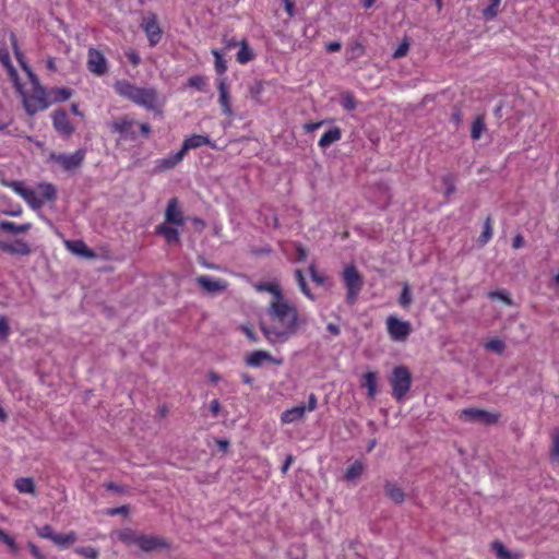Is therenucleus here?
Segmentation results:
<instances>
[{
  "label": "nucleus",
  "instance_id": "obj_1",
  "mask_svg": "<svg viewBox=\"0 0 559 559\" xmlns=\"http://www.w3.org/2000/svg\"><path fill=\"white\" fill-rule=\"evenodd\" d=\"M269 317L277 326H269L261 323L260 328L264 336L271 342H286L292 335L296 334L300 324H306L305 319H300L296 307L285 299L273 300L269 308Z\"/></svg>",
  "mask_w": 559,
  "mask_h": 559
},
{
  "label": "nucleus",
  "instance_id": "obj_2",
  "mask_svg": "<svg viewBox=\"0 0 559 559\" xmlns=\"http://www.w3.org/2000/svg\"><path fill=\"white\" fill-rule=\"evenodd\" d=\"M114 88L119 96L144 107L146 110L162 112L165 98L158 94L156 88L151 86L139 87L127 80L116 81Z\"/></svg>",
  "mask_w": 559,
  "mask_h": 559
},
{
  "label": "nucleus",
  "instance_id": "obj_3",
  "mask_svg": "<svg viewBox=\"0 0 559 559\" xmlns=\"http://www.w3.org/2000/svg\"><path fill=\"white\" fill-rule=\"evenodd\" d=\"M20 94L22 95L23 106L28 116H34L38 111L45 110L51 105L49 92H47L44 86L33 88V93L31 95H26L23 90Z\"/></svg>",
  "mask_w": 559,
  "mask_h": 559
},
{
  "label": "nucleus",
  "instance_id": "obj_4",
  "mask_svg": "<svg viewBox=\"0 0 559 559\" xmlns=\"http://www.w3.org/2000/svg\"><path fill=\"white\" fill-rule=\"evenodd\" d=\"M392 395L396 401H402L406 396L412 384V374L407 367L397 366L392 370L390 377Z\"/></svg>",
  "mask_w": 559,
  "mask_h": 559
},
{
  "label": "nucleus",
  "instance_id": "obj_5",
  "mask_svg": "<svg viewBox=\"0 0 559 559\" xmlns=\"http://www.w3.org/2000/svg\"><path fill=\"white\" fill-rule=\"evenodd\" d=\"M343 280L347 289L346 301L354 305L364 285L362 277L354 265H349L343 272Z\"/></svg>",
  "mask_w": 559,
  "mask_h": 559
},
{
  "label": "nucleus",
  "instance_id": "obj_6",
  "mask_svg": "<svg viewBox=\"0 0 559 559\" xmlns=\"http://www.w3.org/2000/svg\"><path fill=\"white\" fill-rule=\"evenodd\" d=\"M385 324L388 334L394 342H405L412 333L411 322L401 320L395 316H389Z\"/></svg>",
  "mask_w": 559,
  "mask_h": 559
},
{
  "label": "nucleus",
  "instance_id": "obj_7",
  "mask_svg": "<svg viewBox=\"0 0 559 559\" xmlns=\"http://www.w3.org/2000/svg\"><path fill=\"white\" fill-rule=\"evenodd\" d=\"M85 154V150L80 148L73 154L51 153L49 159L57 163L63 170L71 171L82 166Z\"/></svg>",
  "mask_w": 559,
  "mask_h": 559
},
{
  "label": "nucleus",
  "instance_id": "obj_8",
  "mask_svg": "<svg viewBox=\"0 0 559 559\" xmlns=\"http://www.w3.org/2000/svg\"><path fill=\"white\" fill-rule=\"evenodd\" d=\"M2 185L13 189L19 195H21L32 209H40L44 205V200L29 188H26L23 181H8L2 180Z\"/></svg>",
  "mask_w": 559,
  "mask_h": 559
},
{
  "label": "nucleus",
  "instance_id": "obj_9",
  "mask_svg": "<svg viewBox=\"0 0 559 559\" xmlns=\"http://www.w3.org/2000/svg\"><path fill=\"white\" fill-rule=\"evenodd\" d=\"M498 413H490L479 408H464L461 411L460 418L466 421H478L485 425H493L499 420Z\"/></svg>",
  "mask_w": 559,
  "mask_h": 559
},
{
  "label": "nucleus",
  "instance_id": "obj_10",
  "mask_svg": "<svg viewBox=\"0 0 559 559\" xmlns=\"http://www.w3.org/2000/svg\"><path fill=\"white\" fill-rule=\"evenodd\" d=\"M87 70L97 75L103 76L108 72V64L104 53L96 48H90L87 51Z\"/></svg>",
  "mask_w": 559,
  "mask_h": 559
},
{
  "label": "nucleus",
  "instance_id": "obj_11",
  "mask_svg": "<svg viewBox=\"0 0 559 559\" xmlns=\"http://www.w3.org/2000/svg\"><path fill=\"white\" fill-rule=\"evenodd\" d=\"M134 121L124 116L108 123L111 132L119 133L124 140L135 141L136 132L133 130Z\"/></svg>",
  "mask_w": 559,
  "mask_h": 559
},
{
  "label": "nucleus",
  "instance_id": "obj_12",
  "mask_svg": "<svg viewBox=\"0 0 559 559\" xmlns=\"http://www.w3.org/2000/svg\"><path fill=\"white\" fill-rule=\"evenodd\" d=\"M52 124L55 130L63 136L69 138L74 132V127L71 124L64 109H57L52 112Z\"/></svg>",
  "mask_w": 559,
  "mask_h": 559
},
{
  "label": "nucleus",
  "instance_id": "obj_13",
  "mask_svg": "<svg viewBox=\"0 0 559 559\" xmlns=\"http://www.w3.org/2000/svg\"><path fill=\"white\" fill-rule=\"evenodd\" d=\"M198 285L209 294H218L227 289V283L222 280H213L209 276L201 275L195 278Z\"/></svg>",
  "mask_w": 559,
  "mask_h": 559
},
{
  "label": "nucleus",
  "instance_id": "obj_14",
  "mask_svg": "<svg viewBox=\"0 0 559 559\" xmlns=\"http://www.w3.org/2000/svg\"><path fill=\"white\" fill-rule=\"evenodd\" d=\"M143 29L147 36L151 46H155L162 39V29L155 15L147 17L143 22Z\"/></svg>",
  "mask_w": 559,
  "mask_h": 559
},
{
  "label": "nucleus",
  "instance_id": "obj_15",
  "mask_svg": "<svg viewBox=\"0 0 559 559\" xmlns=\"http://www.w3.org/2000/svg\"><path fill=\"white\" fill-rule=\"evenodd\" d=\"M138 546L148 552L158 548H168L169 544L162 537L140 534Z\"/></svg>",
  "mask_w": 559,
  "mask_h": 559
},
{
  "label": "nucleus",
  "instance_id": "obj_16",
  "mask_svg": "<svg viewBox=\"0 0 559 559\" xmlns=\"http://www.w3.org/2000/svg\"><path fill=\"white\" fill-rule=\"evenodd\" d=\"M0 250L12 255H28L32 250L27 242L16 239L13 243L0 241Z\"/></svg>",
  "mask_w": 559,
  "mask_h": 559
},
{
  "label": "nucleus",
  "instance_id": "obj_17",
  "mask_svg": "<svg viewBox=\"0 0 559 559\" xmlns=\"http://www.w3.org/2000/svg\"><path fill=\"white\" fill-rule=\"evenodd\" d=\"M165 219L169 224L175 225H183L182 213L178 207V200L173 198L168 201L166 211H165Z\"/></svg>",
  "mask_w": 559,
  "mask_h": 559
},
{
  "label": "nucleus",
  "instance_id": "obj_18",
  "mask_svg": "<svg viewBox=\"0 0 559 559\" xmlns=\"http://www.w3.org/2000/svg\"><path fill=\"white\" fill-rule=\"evenodd\" d=\"M185 157L183 152L180 150L175 154L157 160L156 171L164 173L175 168Z\"/></svg>",
  "mask_w": 559,
  "mask_h": 559
},
{
  "label": "nucleus",
  "instance_id": "obj_19",
  "mask_svg": "<svg viewBox=\"0 0 559 559\" xmlns=\"http://www.w3.org/2000/svg\"><path fill=\"white\" fill-rule=\"evenodd\" d=\"M263 361H270L280 365L282 360H277L271 356L270 353L264 350H255L246 359L248 366L260 367Z\"/></svg>",
  "mask_w": 559,
  "mask_h": 559
},
{
  "label": "nucleus",
  "instance_id": "obj_20",
  "mask_svg": "<svg viewBox=\"0 0 559 559\" xmlns=\"http://www.w3.org/2000/svg\"><path fill=\"white\" fill-rule=\"evenodd\" d=\"M210 142L211 141L207 135L192 134L183 141L180 150L186 155L189 150L198 148L203 145H207V144H210Z\"/></svg>",
  "mask_w": 559,
  "mask_h": 559
},
{
  "label": "nucleus",
  "instance_id": "obj_21",
  "mask_svg": "<svg viewBox=\"0 0 559 559\" xmlns=\"http://www.w3.org/2000/svg\"><path fill=\"white\" fill-rule=\"evenodd\" d=\"M218 92H219V104L222 106L223 112L230 117L233 116V110L230 108V97L228 93V86L226 84V79H221L218 81Z\"/></svg>",
  "mask_w": 559,
  "mask_h": 559
},
{
  "label": "nucleus",
  "instance_id": "obj_22",
  "mask_svg": "<svg viewBox=\"0 0 559 559\" xmlns=\"http://www.w3.org/2000/svg\"><path fill=\"white\" fill-rule=\"evenodd\" d=\"M384 492L395 503H402L405 500V493L395 483L386 480L384 484Z\"/></svg>",
  "mask_w": 559,
  "mask_h": 559
},
{
  "label": "nucleus",
  "instance_id": "obj_23",
  "mask_svg": "<svg viewBox=\"0 0 559 559\" xmlns=\"http://www.w3.org/2000/svg\"><path fill=\"white\" fill-rule=\"evenodd\" d=\"M67 248L79 255L85 258H94L95 253L86 246L83 240H70L66 242Z\"/></svg>",
  "mask_w": 559,
  "mask_h": 559
},
{
  "label": "nucleus",
  "instance_id": "obj_24",
  "mask_svg": "<svg viewBox=\"0 0 559 559\" xmlns=\"http://www.w3.org/2000/svg\"><path fill=\"white\" fill-rule=\"evenodd\" d=\"M306 414V406L305 405H298L290 409H286L282 413L281 419L285 424H289L293 421H296L298 419H301Z\"/></svg>",
  "mask_w": 559,
  "mask_h": 559
},
{
  "label": "nucleus",
  "instance_id": "obj_25",
  "mask_svg": "<svg viewBox=\"0 0 559 559\" xmlns=\"http://www.w3.org/2000/svg\"><path fill=\"white\" fill-rule=\"evenodd\" d=\"M342 136V131L338 127L331 128L320 139L319 146L325 148L338 141Z\"/></svg>",
  "mask_w": 559,
  "mask_h": 559
},
{
  "label": "nucleus",
  "instance_id": "obj_26",
  "mask_svg": "<svg viewBox=\"0 0 559 559\" xmlns=\"http://www.w3.org/2000/svg\"><path fill=\"white\" fill-rule=\"evenodd\" d=\"M364 386L367 388L368 397L374 399L377 395V385H378V373L374 371H367L364 374Z\"/></svg>",
  "mask_w": 559,
  "mask_h": 559
},
{
  "label": "nucleus",
  "instance_id": "obj_27",
  "mask_svg": "<svg viewBox=\"0 0 559 559\" xmlns=\"http://www.w3.org/2000/svg\"><path fill=\"white\" fill-rule=\"evenodd\" d=\"M156 233L163 235L168 243H177L180 240L178 229L165 224L157 226Z\"/></svg>",
  "mask_w": 559,
  "mask_h": 559
},
{
  "label": "nucleus",
  "instance_id": "obj_28",
  "mask_svg": "<svg viewBox=\"0 0 559 559\" xmlns=\"http://www.w3.org/2000/svg\"><path fill=\"white\" fill-rule=\"evenodd\" d=\"M32 225L29 223L16 225L13 222L2 221L0 222V230L11 233V234H25L31 229Z\"/></svg>",
  "mask_w": 559,
  "mask_h": 559
},
{
  "label": "nucleus",
  "instance_id": "obj_29",
  "mask_svg": "<svg viewBox=\"0 0 559 559\" xmlns=\"http://www.w3.org/2000/svg\"><path fill=\"white\" fill-rule=\"evenodd\" d=\"M14 486L21 493H31V495L36 493L35 483H34V479L31 477L17 478L15 480Z\"/></svg>",
  "mask_w": 559,
  "mask_h": 559
},
{
  "label": "nucleus",
  "instance_id": "obj_30",
  "mask_svg": "<svg viewBox=\"0 0 559 559\" xmlns=\"http://www.w3.org/2000/svg\"><path fill=\"white\" fill-rule=\"evenodd\" d=\"M76 539H78V537L74 532H70L68 534L56 533L52 538V542L61 548H68L69 546L74 544L76 542Z\"/></svg>",
  "mask_w": 559,
  "mask_h": 559
},
{
  "label": "nucleus",
  "instance_id": "obj_31",
  "mask_svg": "<svg viewBox=\"0 0 559 559\" xmlns=\"http://www.w3.org/2000/svg\"><path fill=\"white\" fill-rule=\"evenodd\" d=\"M240 49L237 53V61L241 64H245L249 61H251L254 58L253 50L249 47L246 40H241L239 43Z\"/></svg>",
  "mask_w": 559,
  "mask_h": 559
},
{
  "label": "nucleus",
  "instance_id": "obj_32",
  "mask_svg": "<svg viewBox=\"0 0 559 559\" xmlns=\"http://www.w3.org/2000/svg\"><path fill=\"white\" fill-rule=\"evenodd\" d=\"M72 96V90L68 87H56L49 91V98L52 103L64 102Z\"/></svg>",
  "mask_w": 559,
  "mask_h": 559
},
{
  "label": "nucleus",
  "instance_id": "obj_33",
  "mask_svg": "<svg viewBox=\"0 0 559 559\" xmlns=\"http://www.w3.org/2000/svg\"><path fill=\"white\" fill-rule=\"evenodd\" d=\"M491 547H492V550L495 551L496 556L499 559H519L520 558V556L518 554H512L511 551H509L506 548V546L499 540H495L491 544Z\"/></svg>",
  "mask_w": 559,
  "mask_h": 559
},
{
  "label": "nucleus",
  "instance_id": "obj_34",
  "mask_svg": "<svg viewBox=\"0 0 559 559\" xmlns=\"http://www.w3.org/2000/svg\"><path fill=\"white\" fill-rule=\"evenodd\" d=\"M13 47H14V50H15V56L19 60V62L21 63L22 68L27 72L28 74V78L31 80V83H32V86L33 88H36L38 86H41L40 85V82L37 78V75L31 70V68H28L26 66V63L23 62L22 58H23V55L17 50V47H16V43L14 41L13 43Z\"/></svg>",
  "mask_w": 559,
  "mask_h": 559
},
{
  "label": "nucleus",
  "instance_id": "obj_35",
  "mask_svg": "<svg viewBox=\"0 0 559 559\" xmlns=\"http://www.w3.org/2000/svg\"><path fill=\"white\" fill-rule=\"evenodd\" d=\"M38 189L40 190V199L45 201H53L57 198V189L52 183H39Z\"/></svg>",
  "mask_w": 559,
  "mask_h": 559
},
{
  "label": "nucleus",
  "instance_id": "obj_36",
  "mask_svg": "<svg viewBox=\"0 0 559 559\" xmlns=\"http://www.w3.org/2000/svg\"><path fill=\"white\" fill-rule=\"evenodd\" d=\"M492 237V219L490 216H487L484 222V229L480 236L477 239L479 246H485Z\"/></svg>",
  "mask_w": 559,
  "mask_h": 559
},
{
  "label": "nucleus",
  "instance_id": "obj_37",
  "mask_svg": "<svg viewBox=\"0 0 559 559\" xmlns=\"http://www.w3.org/2000/svg\"><path fill=\"white\" fill-rule=\"evenodd\" d=\"M119 539L127 545H138L140 534L131 528H124L118 534Z\"/></svg>",
  "mask_w": 559,
  "mask_h": 559
},
{
  "label": "nucleus",
  "instance_id": "obj_38",
  "mask_svg": "<svg viewBox=\"0 0 559 559\" xmlns=\"http://www.w3.org/2000/svg\"><path fill=\"white\" fill-rule=\"evenodd\" d=\"M413 302V295H412V292H411V286L408 283H404L403 284V289L401 292V295L399 297V304L402 308L404 309H408L409 306L412 305Z\"/></svg>",
  "mask_w": 559,
  "mask_h": 559
},
{
  "label": "nucleus",
  "instance_id": "obj_39",
  "mask_svg": "<svg viewBox=\"0 0 559 559\" xmlns=\"http://www.w3.org/2000/svg\"><path fill=\"white\" fill-rule=\"evenodd\" d=\"M364 472V464L359 461L354 462L345 472V479L350 481L358 478Z\"/></svg>",
  "mask_w": 559,
  "mask_h": 559
},
{
  "label": "nucleus",
  "instance_id": "obj_40",
  "mask_svg": "<svg viewBox=\"0 0 559 559\" xmlns=\"http://www.w3.org/2000/svg\"><path fill=\"white\" fill-rule=\"evenodd\" d=\"M260 292H269L274 295V300L284 299L278 285L272 283H263L257 286Z\"/></svg>",
  "mask_w": 559,
  "mask_h": 559
},
{
  "label": "nucleus",
  "instance_id": "obj_41",
  "mask_svg": "<svg viewBox=\"0 0 559 559\" xmlns=\"http://www.w3.org/2000/svg\"><path fill=\"white\" fill-rule=\"evenodd\" d=\"M485 129H486V127H485L484 119H483V117L478 116L472 124V129H471L472 139L478 140L481 136Z\"/></svg>",
  "mask_w": 559,
  "mask_h": 559
},
{
  "label": "nucleus",
  "instance_id": "obj_42",
  "mask_svg": "<svg viewBox=\"0 0 559 559\" xmlns=\"http://www.w3.org/2000/svg\"><path fill=\"white\" fill-rule=\"evenodd\" d=\"M295 276H296V281L298 283V286L299 288L301 289V292L310 299H313V295L311 294L308 285H307V282H306V278L304 276V273L301 270H296L295 271Z\"/></svg>",
  "mask_w": 559,
  "mask_h": 559
},
{
  "label": "nucleus",
  "instance_id": "obj_43",
  "mask_svg": "<svg viewBox=\"0 0 559 559\" xmlns=\"http://www.w3.org/2000/svg\"><path fill=\"white\" fill-rule=\"evenodd\" d=\"M188 85L198 91L204 92L206 86V79L202 75H193L188 79Z\"/></svg>",
  "mask_w": 559,
  "mask_h": 559
},
{
  "label": "nucleus",
  "instance_id": "obj_44",
  "mask_svg": "<svg viewBox=\"0 0 559 559\" xmlns=\"http://www.w3.org/2000/svg\"><path fill=\"white\" fill-rule=\"evenodd\" d=\"M485 347L488 350H492L499 355H501L506 349V344L500 338H492L489 342L486 343Z\"/></svg>",
  "mask_w": 559,
  "mask_h": 559
},
{
  "label": "nucleus",
  "instance_id": "obj_45",
  "mask_svg": "<svg viewBox=\"0 0 559 559\" xmlns=\"http://www.w3.org/2000/svg\"><path fill=\"white\" fill-rule=\"evenodd\" d=\"M214 58H215V70L217 74H223L227 70L226 61L223 59V56L219 53L218 50L214 49L212 51Z\"/></svg>",
  "mask_w": 559,
  "mask_h": 559
},
{
  "label": "nucleus",
  "instance_id": "obj_46",
  "mask_svg": "<svg viewBox=\"0 0 559 559\" xmlns=\"http://www.w3.org/2000/svg\"><path fill=\"white\" fill-rule=\"evenodd\" d=\"M0 542L5 544L13 554L17 552L19 548L14 538L7 534L2 528H0Z\"/></svg>",
  "mask_w": 559,
  "mask_h": 559
},
{
  "label": "nucleus",
  "instance_id": "obj_47",
  "mask_svg": "<svg viewBox=\"0 0 559 559\" xmlns=\"http://www.w3.org/2000/svg\"><path fill=\"white\" fill-rule=\"evenodd\" d=\"M264 90V85H263V82L262 81H254L250 86H249V93L251 95V97L253 99H255L258 103H260V94L263 92Z\"/></svg>",
  "mask_w": 559,
  "mask_h": 559
},
{
  "label": "nucleus",
  "instance_id": "obj_48",
  "mask_svg": "<svg viewBox=\"0 0 559 559\" xmlns=\"http://www.w3.org/2000/svg\"><path fill=\"white\" fill-rule=\"evenodd\" d=\"M442 183L445 187L444 195L449 198L456 190L453 177L451 175H445L442 177Z\"/></svg>",
  "mask_w": 559,
  "mask_h": 559
},
{
  "label": "nucleus",
  "instance_id": "obj_49",
  "mask_svg": "<svg viewBox=\"0 0 559 559\" xmlns=\"http://www.w3.org/2000/svg\"><path fill=\"white\" fill-rule=\"evenodd\" d=\"M10 325L5 316H0V342H5L10 334Z\"/></svg>",
  "mask_w": 559,
  "mask_h": 559
},
{
  "label": "nucleus",
  "instance_id": "obj_50",
  "mask_svg": "<svg viewBox=\"0 0 559 559\" xmlns=\"http://www.w3.org/2000/svg\"><path fill=\"white\" fill-rule=\"evenodd\" d=\"M75 552L88 559L98 558V550L94 547H78Z\"/></svg>",
  "mask_w": 559,
  "mask_h": 559
},
{
  "label": "nucleus",
  "instance_id": "obj_51",
  "mask_svg": "<svg viewBox=\"0 0 559 559\" xmlns=\"http://www.w3.org/2000/svg\"><path fill=\"white\" fill-rule=\"evenodd\" d=\"M356 105H357V103H356V99L353 96V94L346 93L345 95H343L342 106L344 109L352 111L356 108Z\"/></svg>",
  "mask_w": 559,
  "mask_h": 559
},
{
  "label": "nucleus",
  "instance_id": "obj_52",
  "mask_svg": "<svg viewBox=\"0 0 559 559\" xmlns=\"http://www.w3.org/2000/svg\"><path fill=\"white\" fill-rule=\"evenodd\" d=\"M552 449H551V459L559 460V429L556 428L552 432Z\"/></svg>",
  "mask_w": 559,
  "mask_h": 559
},
{
  "label": "nucleus",
  "instance_id": "obj_53",
  "mask_svg": "<svg viewBox=\"0 0 559 559\" xmlns=\"http://www.w3.org/2000/svg\"><path fill=\"white\" fill-rule=\"evenodd\" d=\"M36 532L37 534L41 537V538H48L50 540H52L53 536H55V531L52 528V526L46 524V525H43L40 527H36Z\"/></svg>",
  "mask_w": 559,
  "mask_h": 559
},
{
  "label": "nucleus",
  "instance_id": "obj_54",
  "mask_svg": "<svg viewBox=\"0 0 559 559\" xmlns=\"http://www.w3.org/2000/svg\"><path fill=\"white\" fill-rule=\"evenodd\" d=\"M488 297L491 299H499L502 300L507 305H511L512 300L509 297L508 293L506 290H493L488 294Z\"/></svg>",
  "mask_w": 559,
  "mask_h": 559
},
{
  "label": "nucleus",
  "instance_id": "obj_55",
  "mask_svg": "<svg viewBox=\"0 0 559 559\" xmlns=\"http://www.w3.org/2000/svg\"><path fill=\"white\" fill-rule=\"evenodd\" d=\"M349 52H350L349 59H352V60L357 59L365 53V47L360 43L356 41L350 45Z\"/></svg>",
  "mask_w": 559,
  "mask_h": 559
},
{
  "label": "nucleus",
  "instance_id": "obj_56",
  "mask_svg": "<svg viewBox=\"0 0 559 559\" xmlns=\"http://www.w3.org/2000/svg\"><path fill=\"white\" fill-rule=\"evenodd\" d=\"M499 3H500V0H492L490 5H488L484 10V15L486 19H493L497 15Z\"/></svg>",
  "mask_w": 559,
  "mask_h": 559
},
{
  "label": "nucleus",
  "instance_id": "obj_57",
  "mask_svg": "<svg viewBox=\"0 0 559 559\" xmlns=\"http://www.w3.org/2000/svg\"><path fill=\"white\" fill-rule=\"evenodd\" d=\"M8 70H9L10 78L14 82V86H15L16 91L19 93H22L23 86L19 80V74H17L15 68L13 66H10V68Z\"/></svg>",
  "mask_w": 559,
  "mask_h": 559
},
{
  "label": "nucleus",
  "instance_id": "obj_58",
  "mask_svg": "<svg viewBox=\"0 0 559 559\" xmlns=\"http://www.w3.org/2000/svg\"><path fill=\"white\" fill-rule=\"evenodd\" d=\"M408 49H409V45H408V43H407L406 40H405V41H403V43L397 47V49L394 51V53H393V58H402V57H404V56L407 53Z\"/></svg>",
  "mask_w": 559,
  "mask_h": 559
},
{
  "label": "nucleus",
  "instance_id": "obj_59",
  "mask_svg": "<svg viewBox=\"0 0 559 559\" xmlns=\"http://www.w3.org/2000/svg\"><path fill=\"white\" fill-rule=\"evenodd\" d=\"M310 276L313 282H316L319 285H322L324 283V277L321 276L317 271L314 264H311L309 267Z\"/></svg>",
  "mask_w": 559,
  "mask_h": 559
},
{
  "label": "nucleus",
  "instance_id": "obj_60",
  "mask_svg": "<svg viewBox=\"0 0 559 559\" xmlns=\"http://www.w3.org/2000/svg\"><path fill=\"white\" fill-rule=\"evenodd\" d=\"M297 261H305L308 257V250L300 243L296 245Z\"/></svg>",
  "mask_w": 559,
  "mask_h": 559
},
{
  "label": "nucleus",
  "instance_id": "obj_61",
  "mask_svg": "<svg viewBox=\"0 0 559 559\" xmlns=\"http://www.w3.org/2000/svg\"><path fill=\"white\" fill-rule=\"evenodd\" d=\"M28 547H29L32 555L36 559H45V556L40 552L39 548L35 544L28 543Z\"/></svg>",
  "mask_w": 559,
  "mask_h": 559
},
{
  "label": "nucleus",
  "instance_id": "obj_62",
  "mask_svg": "<svg viewBox=\"0 0 559 559\" xmlns=\"http://www.w3.org/2000/svg\"><path fill=\"white\" fill-rule=\"evenodd\" d=\"M127 57L133 66H138L141 61L140 56L133 50L128 51Z\"/></svg>",
  "mask_w": 559,
  "mask_h": 559
},
{
  "label": "nucleus",
  "instance_id": "obj_63",
  "mask_svg": "<svg viewBox=\"0 0 559 559\" xmlns=\"http://www.w3.org/2000/svg\"><path fill=\"white\" fill-rule=\"evenodd\" d=\"M524 243H525L524 237L521 234H518L513 238L512 247H513V249H520L524 246Z\"/></svg>",
  "mask_w": 559,
  "mask_h": 559
},
{
  "label": "nucleus",
  "instance_id": "obj_64",
  "mask_svg": "<svg viewBox=\"0 0 559 559\" xmlns=\"http://www.w3.org/2000/svg\"><path fill=\"white\" fill-rule=\"evenodd\" d=\"M241 330L250 341H252V342L257 341V335L250 326L243 325V326H241Z\"/></svg>",
  "mask_w": 559,
  "mask_h": 559
}]
</instances>
